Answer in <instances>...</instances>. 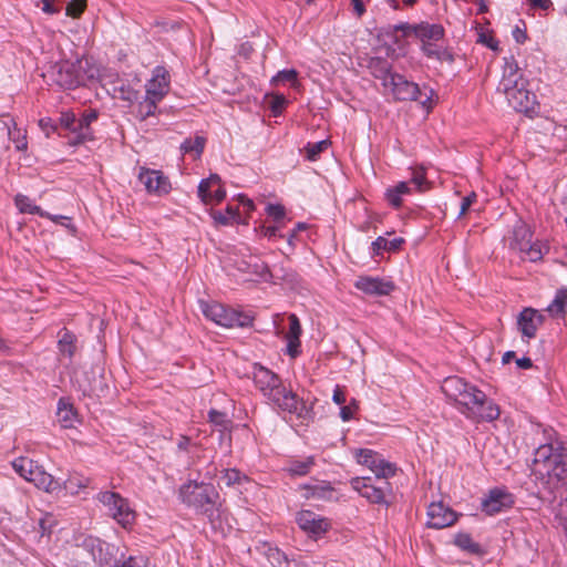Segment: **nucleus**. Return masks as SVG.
Masks as SVG:
<instances>
[{
    "label": "nucleus",
    "mask_w": 567,
    "mask_h": 567,
    "mask_svg": "<svg viewBox=\"0 0 567 567\" xmlns=\"http://www.w3.org/2000/svg\"><path fill=\"white\" fill-rule=\"evenodd\" d=\"M252 380L261 394L276 408L284 412L306 417L309 410L302 399L287 389L281 379L269 369L256 363L252 368Z\"/></svg>",
    "instance_id": "f257e3e1"
},
{
    "label": "nucleus",
    "mask_w": 567,
    "mask_h": 567,
    "mask_svg": "<svg viewBox=\"0 0 567 567\" xmlns=\"http://www.w3.org/2000/svg\"><path fill=\"white\" fill-rule=\"evenodd\" d=\"M178 498L184 505L205 516L213 526L219 520L223 499L212 483L190 480L181 485Z\"/></svg>",
    "instance_id": "f03ea898"
},
{
    "label": "nucleus",
    "mask_w": 567,
    "mask_h": 567,
    "mask_svg": "<svg viewBox=\"0 0 567 567\" xmlns=\"http://www.w3.org/2000/svg\"><path fill=\"white\" fill-rule=\"evenodd\" d=\"M526 86L527 81L519 72L514 56L504 58V72L497 91L505 94L508 103L516 111L524 113L534 111L536 104L535 93Z\"/></svg>",
    "instance_id": "7ed1b4c3"
},
{
    "label": "nucleus",
    "mask_w": 567,
    "mask_h": 567,
    "mask_svg": "<svg viewBox=\"0 0 567 567\" xmlns=\"http://www.w3.org/2000/svg\"><path fill=\"white\" fill-rule=\"evenodd\" d=\"M200 309L207 319L225 328H245L252 324L249 315L219 302L200 301Z\"/></svg>",
    "instance_id": "20e7f679"
},
{
    "label": "nucleus",
    "mask_w": 567,
    "mask_h": 567,
    "mask_svg": "<svg viewBox=\"0 0 567 567\" xmlns=\"http://www.w3.org/2000/svg\"><path fill=\"white\" fill-rule=\"evenodd\" d=\"M13 470L25 481L33 483L37 487L47 492L60 489L61 485L42 466L29 457H18L12 462Z\"/></svg>",
    "instance_id": "39448f33"
},
{
    "label": "nucleus",
    "mask_w": 567,
    "mask_h": 567,
    "mask_svg": "<svg viewBox=\"0 0 567 567\" xmlns=\"http://www.w3.org/2000/svg\"><path fill=\"white\" fill-rule=\"evenodd\" d=\"M49 76L56 85L65 90H72L83 85L87 79L81 60L54 63L49 71Z\"/></svg>",
    "instance_id": "423d86ee"
},
{
    "label": "nucleus",
    "mask_w": 567,
    "mask_h": 567,
    "mask_svg": "<svg viewBox=\"0 0 567 567\" xmlns=\"http://www.w3.org/2000/svg\"><path fill=\"white\" fill-rule=\"evenodd\" d=\"M97 499L123 528H128L134 524L136 514L130 507L127 499L118 493L111 491L101 492L97 494Z\"/></svg>",
    "instance_id": "0eeeda50"
},
{
    "label": "nucleus",
    "mask_w": 567,
    "mask_h": 567,
    "mask_svg": "<svg viewBox=\"0 0 567 567\" xmlns=\"http://www.w3.org/2000/svg\"><path fill=\"white\" fill-rule=\"evenodd\" d=\"M533 233L523 221H518L513 229L511 248L522 254L523 259L536 262L543 258V246L539 243H532Z\"/></svg>",
    "instance_id": "6e6552de"
},
{
    "label": "nucleus",
    "mask_w": 567,
    "mask_h": 567,
    "mask_svg": "<svg viewBox=\"0 0 567 567\" xmlns=\"http://www.w3.org/2000/svg\"><path fill=\"white\" fill-rule=\"evenodd\" d=\"M388 478L372 480L371 477H355L351 480V486L370 503L389 505L388 495L392 493Z\"/></svg>",
    "instance_id": "1a4fd4ad"
},
{
    "label": "nucleus",
    "mask_w": 567,
    "mask_h": 567,
    "mask_svg": "<svg viewBox=\"0 0 567 567\" xmlns=\"http://www.w3.org/2000/svg\"><path fill=\"white\" fill-rule=\"evenodd\" d=\"M396 101H419L423 107L431 109V95L423 93L419 84L396 73L390 79L389 87Z\"/></svg>",
    "instance_id": "9d476101"
},
{
    "label": "nucleus",
    "mask_w": 567,
    "mask_h": 567,
    "mask_svg": "<svg viewBox=\"0 0 567 567\" xmlns=\"http://www.w3.org/2000/svg\"><path fill=\"white\" fill-rule=\"evenodd\" d=\"M355 458L359 464L369 467L375 474L377 480L389 478L395 474V465L385 461L372 450H358L355 452Z\"/></svg>",
    "instance_id": "9b49d317"
},
{
    "label": "nucleus",
    "mask_w": 567,
    "mask_h": 567,
    "mask_svg": "<svg viewBox=\"0 0 567 567\" xmlns=\"http://www.w3.org/2000/svg\"><path fill=\"white\" fill-rule=\"evenodd\" d=\"M406 35L414 34L422 44L434 43L443 39L445 31L442 24L421 22L416 24L404 23L396 27Z\"/></svg>",
    "instance_id": "f8f14e48"
},
{
    "label": "nucleus",
    "mask_w": 567,
    "mask_h": 567,
    "mask_svg": "<svg viewBox=\"0 0 567 567\" xmlns=\"http://www.w3.org/2000/svg\"><path fill=\"white\" fill-rule=\"evenodd\" d=\"M138 179L150 194L163 196L168 194L172 189L168 177L161 171L141 167Z\"/></svg>",
    "instance_id": "ddd939ff"
},
{
    "label": "nucleus",
    "mask_w": 567,
    "mask_h": 567,
    "mask_svg": "<svg viewBox=\"0 0 567 567\" xmlns=\"http://www.w3.org/2000/svg\"><path fill=\"white\" fill-rule=\"evenodd\" d=\"M514 496L505 488L495 487L482 501V511L487 515L501 513L514 505Z\"/></svg>",
    "instance_id": "4468645a"
},
{
    "label": "nucleus",
    "mask_w": 567,
    "mask_h": 567,
    "mask_svg": "<svg viewBox=\"0 0 567 567\" xmlns=\"http://www.w3.org/2000/svg\"><path fill=\"white\" fill-rule=\"evenodd\" d=\"M354 286L357 289L371 296H389L395 290V285L392 280L371 276L359 277Z\"/></svg>",
    "instance_id": "2eb2a0df"
},
{
    "label": "nucleus",
    "mask_w": 567,
    "mask_h": 567,
    "mask_svg": "<svg viewBox=\"0 0 567 567\" xmlns=\"http://www.w3.org/2000/svg\"><path fill=\"white\" fill-rule=\"evenodd\" d=\"M296 522L298 526L312 536H321L329 527V522L309 509L300 511L297 514Z\"/></svg>",
    "instance_id": "dca6fc26"
},
{
    "label": "nucleus",
    "mask_w": 567,
    "mask_h": 567,
    "mask_svg": "<svg viewBox=\"0 0 567 567\" xmlns=\"http://www.w3.org/2000/svg\"><path fill=\"white\" fill-rule=\"evenodd\" d=\"M544 322V316L533 308H524L517 317V327L523 338L533 339Z\"/></svg>",
    "instance_id": "f3484780"
},
{
    "label": "nucleus",
    "mask_w": 567,
    "mask_h": 567,
    "mask_svg": "<svg viewBox=\"0 0 567 567\" xmlns=\"http://www.w3.org/2000/svg\"><path fill=\"white\" fill-rule=\"evenodd\" d=\"M427 516V526L435 529L449 527L457 520L456 513L442 503H432L429 506Z\"/></svg>",
    "instance_id": "a211bd4d"
},
{
    "label": "nucleus",
    "mask_w": 567,
    "mask_h": 567,
    "mask_svg": "<svg viewBox=\"0 0 567 567\" xmlns=\"http://www.w3.org/2000/svg\"><path fill=\"white\" fill-rule=\"evenodd\" d=\"M169 90V73L164 66H156L152 79L146 83V95L162 100Z\"/></svg>",
    "instance_id": "6ab92c4d"
},
{
    "label": "nucleus",
    "mask_w": 567,
    "mask_h": 567,
    "mask_svg": "<svg viewBox=\"0 0 567 567\" xmlns=\"http://www.w3.org/2000/svg\"><path fill=\"white\" fill-rule=\"evenodd\" d=\"M99 117L96 110H85L80 118H76V135L71 141V144L78 145L86 141L93 140V131L91 124Z\"/></svg>",
    "instance_id": "aec40b11"
},
{
    "label": "nucleus",
    "mask_w": 567,
    "mask_h": 567,
    "mask_svg": "<svg viewBox=\"0 0 567 567\" xmlns=\"http://www.w3.org/2000/svg\"><path fill=\"white\" fill-rule=\"evenodd\" d=\"M288 320L289 330L285 334V339L287 340V353L291 358H296L300 353V336L302 333V329L299 318L295 313L289 315Z\"/></svg>",
    "instance_id": "412c9836"
},
{
    "label": "nucleus",
    "mask_w": 567,
    "mask_h": 567,
    "mask_svg": "<svg viewBox=\"0 0 567 567\" xmlns=\"http://www.w3.org/2000/svg\"><path fill=\"white\" fill-rule=\"evenodd\" d=\"M481 400H485V393L478 390L475 385L467 383V389L462 391V395L455 403L461 405V412L470 417L471 413L475 408H477Z\"/></svg>",
    "instance_id": "4be33fe9"
},
{
    "label": "nucleus",
    "mask_w": 567,
    "mask_h": 567,
    "mask_svg": "<svg viewBox=\"0 0 567 567\" xmlns=\"http://www.w3.org/2000/svg\"><path fill=\"white\" fill-rule=\"evenodd\" d=\"M300 491H303L302 494L307 499H321V501H330L333 496L334 488L331 486L329 482L326 481H315V483L302 484L299 486Z\"/></svg>",
    "instance_id": "5701e85b"
},
{
    "label": "nucleus",
    "mask_w": 567,
    "mask_h": 567,
    "mask_svg": "<svg viewBox=\"0 0 567 567\" xmlns=\"http://www.w3.org/2000/svg\"><path fill=\"white\" fill-rule=\"evenodd\" d=\"M560 453H555L551 444L539 446L535 452L534 471L540 475L548 472L549 465L558 460Z\"/></svg>",
    "instance_id": "b1692460"
},
{
    "label": "nucleus",
    "mask_w": 567,
    "mask_h": 567,
    "mask_svg": "<svg viewBox=\"0 0 567 567\" xmlns=\"http://www.w3.org/2000/svg\"><path fill=\"white\" fill-rule=\"evenodd\" d=\"M368 69L375 79L382 81L384 87H389L390 79L394 73L391 72L392 66L386 59L380 56L371 58L368 62Z\"/></svg>",
    "instance_id": "393cba45"
},
{
    "label": "nucleus",
    "mask_w": 567,
    "mask_h": 567,
    "mask_svg": "<svg viewBox=\"0 0 567 567\" xmlns=\"http://www.w3.org/2000/svg\"><path fill=\"white\" fill-rule=\"evenodd\" d=\"M499 408L485 395V400H481L470 417L492 422L499 417Z\"/></svg>",
    "instance_id": "a878e982"
},
{
    "label": "nucleus",
    "mask_w": 567,
    "mask_h": 567,
    "mask_svg": "<svg viewBox=\"0 0 567 567\" xmlns=\"http://www.w3.org/2000/svg\"><path fill=\"white\" fill-rule=\"evenodd\" d=\"M465 389H467V382L458 377H449L443 381L441 385L442 392L449 400L454 402L457 401V399L462 395V391H465Z\"/></svg>",
    "instance_id": "bb28decb"
},
{
    "label": "nucleus",
    "mask_w": 567,
    "mask_h": 567,
    "mask_svg": "<svg viewBox=\"0 0 567 567\" xmlns=\"http://www.w3.org/2000/svg\"><path fill=\"white\" fill-rule=\"evenodd\" d=\"M421 50L429 59H435L450 64L455 61L453 52L447 47L439 45L436 42L422 44Z\"/></svg>",
    "instance_id": "cd10ccee"
},
{
    "label": "nucleus",
    "mask_w": 567,
    "mask_h": 567,
    "mask_svg": "<svg viewBox=\"0 0 567 567\" xmlns=\"http://www.w3.org/2000/svg\"><path fill=\"white\" fill-rule=\"evenodd\" d=\"M545 475L550 481L556 480L557 484L567 485V454L560 453L558 460L549 465Z\"/></svg>",
    "instance_id": "c85d7f7f"
},
{
    "label": "nucleus",
    "mask_w": 567,
    "mask_h": 567,
    "mask_svg": "<svg viewBox=\"0 0 567 567\" xmlns=\"http://www.w3.org/2000/svg\"><path fill=\"white\" fill-rule=\"evenodd\" d=\"M567 307V288L557 290L554 300L548 306L547 311L554 318H565Z\"/></svg>",
    "instance_id": "c756f323"
},
{
    "label": "nucleus",
    "mask_w": 567,
    "mask_h": 567,
    "mask_svg": "<svg viewBox=\"0 0 567 567\" xmlns=\"http://www.w3.org/2000/svg\"><path fill=\"white\" fill-rule=\"evenodd\" d=\"M454 544L460 547L462 550H465L470 554L482 556L485 554V550L482 546L474 542L470 534L467 533H458L455 536Z\"/></svg>",
    "instance_id": "7c9ffc66"
},
{
    "label": "nucleus",
    "mask_w": 567,
    "mask_h": 567,
    "mask_svg": "<svg viewBox=\"0 0 567 567\" xmlns=\"http://www.w3.org/2000/svg\"><path fill=\"white\" fill-rule=\"evenodd\" d=\"M403 243H404V239L400 238V237L389 240L385 237L379 236L372 243L373 255L380 256V255H382L383 251H396L400 249V247Z\"/></svg>",
    "instance_id": "2f4dec72"
},
{
    "label": "nucleus",
    "mask_w": 567,
    "mask_h": 567,
    "mask_svg": "<svg viewBox=\"0 0 567 567\" xmlns=\"http://www.w3.org/2000/svg\"><path fill=\"white\" fill-rule=\"evenodd\" d=\"M206 145V137L196 135L194 138H186L182 145L181 150L185 154H194L195 158H199L204 152Z\"/></svg>",
    "instance_id": "473e14b6"
},
{
    "label": "nucleus",
    "mask_w": 567,
    "mask_h": 567,
    "mask_svg": "<svg viewBox=\"0 0 567 567\" xmlns=\"http://www.w3.org/2000/svg\"><path fill=\"white\" fill-rule=\"evenodd\" d=\"M58 417L61 425L65 429L72 427L73 422L76 417V412L73 406L65 402L63 399H60L58 404Z\"/></svg>",
    "instance_id": "72a5a7b5"
},
{
    "label": "nucleus",
    "mask_w": 567,
    "mask_h": 567,
    "mask_svg": "<svg viewBox=\"0 0 567 567\" xmlns=\"http://www.w3.org/2000/svg\"><path fill=\"white\" fill-rule=\"evenodd\" d=\"M79 548L85 550L89 554V557L93 561L102 560V542L99 538L89 536L85 537Z\"/></svg>",
    "instance_id": "f704fd0d"
},
{
    "label": "nucleus",
    "mask_w": 567,
    "mask_h": 567,
    "mask_svg": "<svg viewBox=\"0 0 567 567\" xmlns=\"http://www.w3.org/2000/svg\"><path fill=\"white\" fill-rule=\"evenodd\" d=\"M210 215L217 225L227 226L239 218V209L237 206L228 205L225 213L212 210Z\"/></svg>",
    "instance_id": "c9c22d12"
},
{
    "label": "nucleus",
    "mask_w": 567,
    "mask_h": 567,
    "mask_svg": "<svg viewBox=\"0 0 567 567\" xmlns=\"http://www.w3.org/2000/svg\"><path fill=\"white\" fill-rule=\"evenodd\" d=\"M16 206L23 214L39 215L41 217H49V213L43 212L41 207L31 203V199L22 194H18L14 198Z\"/></svg>",
    "instance_id": "e433bc0d"
},
{
    "label": "nucleus",
    "mask_w": 567,
    "mask_h": 567,
    "mask_svg": "<svg viewBox=\"0 0 567 567\" xmlns=\"http://www.w3.org/2000/svg\"><path fill=\"white\" fill-rule=\"evenodd\" d=\"M260 276L267 280L269 278L281 279L289 284H295L298 281V275L292 270H285L282 267H275L274 272H271L266 266L264 270L260 272Z\"/></svg>",
    "instance_id": "4c0bfd02"
},
{
    "label": "nucleus",
    "mask_w": 567,
    "mask_h": 567,
    "mask_svg": "<svg viewBox=\"0 0 567 567\" xmlns=\"http://www.w3.org/2000/svg\"><path fill=\"white\" fill-rule=\"evenodd\" d=\"M75 341V336L70 331L64 330L58 342L60 353L71 359L76 350Z\"/></svg>",
    "instance_id": "58836bf2"
},
{
    "label": "nucleus",
    "mask_w": 567,
    "mask_h": 567,
    "mask_svg": "<svg viewBox=\"0 0 567 567\" xmlns=\"http://www.w3.org/2000/svg\"><path fill=\"white\" fill-rule=\"evenodd\" d=\"M313 465H315V460L312 456H309L303 461L290 462L287 471L292 476H295V475L303 476V475H307L311 471Z\"/></svg>",
    "instance_id": "ea45409f"
},
{
    "label": "nucleus",
    "mask_w": 567,
    "mask_h": 567,
    "mask_svg": "<svg viewBox=\"0 0 567 567\" xmlns=\"http://www.w3.org/2000/svg\"><path fill=\"white\" fill-rule=\"evenodd\" d=\"M221 480L225 482L226 486L230 487L248 482V476L237 468H226L223 471Z\"/></svg>",
    "instance_id": "a19ab883"
},
{
    "label": "nucleus",
    "mask_w": 567,
    "mask_h": 567,
    "mask_svg": "<svg viewBox=\"0 0 567 567\" xmlns=\"http://www.w3.org/2000/svg\"><path fill=\"white\" fill-rule=\"evenodd\" d=\"M159 100H154L152 96L146 95L145 100L138 105V116L142 121L147 117L155 115L157 110V103Z\"/></svg>",
    "instance_id": "79ce46f5"
},
{
    "label": "nucleus",
    "mask_w": 567,
    "mask_h": 567,
    "mask_svg": "<svg viewBox=\"0 0 567 567\" xmlns=\"http://www.w3.org/2000/svg\"><path fill=\"white\" fill-rule=\"evenodd\" d=\"M330 145V141L322 140L316 143H308L305 147L307 153V159L309 161H317L319 155L326 151Z\"/></svg>",
    "instance_id": "37998d69"
},
{
    "label": "nucleus",
    "mask_w": 567,
    "mask_h": 567,
    "mask_svg": "<svg viewBox=\"0 0 567 567\" xmlns=\"http://www.w3.org/2000/svg\"><path fill=\"white\" fill-rule=\"evenodd\" d=\"M267 559L274 567H289L287 556L278 548H269L267 550Z\"/></svg>",
    "instance_id": "c03bdc74"
},
{
    "label": "nucleus",
    "mask_w": 567,
    "mask_h": 567,
    "mask_svg": "<svg viewBox=\"0 0 567 567\" xmlns=\"http://www.w3.org/2000/svg\"><path fill=\"white\" fill-rule=\"evenodd\" d=\"M87 0H71L65 8V14L73 19H78L84 12Z\"/></svg>",
    "instance_id": "a18cd8bd"
},
{
    "label": "nucleus",
    "mask_w": 567,
    "mask_h": 567,
    "mask_svg": "<svg viewBox=\"0 0 567 567\" xmlns=\"http://www.w3.org/2000/svg\"><path fill=\"white\" fill-rule=\"evenodd\" d=\"M208 420L210 423L218 426L220 431L228 429L229 421L227 420V415L224 412L212 409L208 412Z\"/></svg>",
    "instance_id": "49530a36"
},
{
    "label": "nucleus",
    "mask_w": 567,
    "mask_h": 567,
    "mask_svg": "<svg viewBox=\"0 0 567 567\" xmlns=\"http://www.w3.org/2000/svg\"><path fill=\"white\" fill-rule=\"evenodd\" d=\"M297 76H298V73L293 69L282 70V71H279L272 78L271 82L275 83V84L287 83V82L291 83V84H295L297 82Z\"/></svg>",
    "instance_id": "de8ad7c7"
},
{
    "label": "nucleus",
    "mask_w": 567,
    "mask_h": 567,
    "mask_svg": "<svg viewBox=\"0 0 567 567\" xmlns=\"http://www.w3.org/2000/svg\"><path fill=\"white\" fill-rule=\"evenodd\" d=\"M60 125L76 135V117L72 112H64L60 116Z\"/></svg>",
    "instance_id": "09e8293b"
},
{
    "label": "nucleus",
    "mask_w": 567,
    "mask_h": 567,
    "mask_svg": "<svg viewBox=\"0 0 567 567\" xmlns=\"http://www.w3.org/2000/svg\"><path fill=\"white\" fill-rule=\"evenodd\" d=\"M288 101L284 95H274L269 102V109L274 116H279L285 110Z\"/></svg>",
    "instance_id": "8fccbe9b"
},
{
    "label": "nucleus",
    "mask_w": 567,
    "mask_h": 567,
    "mask_svg": "<svg viewBox=\"0 0 567 567\" xmlns=\"http://www.w3.org/2000/svg\"><path fill=\"white\" fill-rule=\"evenodd\" d=\"M266 212L277 223L281 221L286 215L285 207L279 204H268Z\"/></svg>",
    "instance_id": "3c124183"
},
{
    "label": "nucleus",
    "mask_w": 567,
    "mask_h": 567,
    "mask_svg": "<svg viewBox=\"0 0 567 567\" xmlns=\"http://www.w3.org/2000/svg\"><path fill=\"white\" fill-rule=\"evenodd\" d=\"M212 188L213 186L206 181V178L202 179L198 185V197L206 205L209 204V195L212 193Z\"/></svg>",
    "instance_id": "603ef678"
},
{
    "label": "nucleus",
    "mask_w": 567,
    "mask_h": 567,
    "mask_svg": "<svg viewBox=\"0 0 567 567\" xmlns=\"http://www.w3.org/2000/svg\"><path fill=\"white\" fill-rule=\"evenodd\" d=\"M385 198L388 203L394 208H399L402 205V196L396 192L394 186L386 189Z\"/></svg>",
    "instance_id": "864d4df0"
},
{
    "label": "nucleus",
    "mask_w": 567,
    "mask_h": 567,
    "mask_svg": "<svg viewBox=\"0 0 567 567\" xmlns=\"http://www.w3.org/2000/svg\"><path fill=\"white\" fill-rule=\"evenodd\" d=\"M476 199H477V195L474 192H472L467 196L463 197L458 217L464 216L467 213V210L470 209V207L476 202Z\"/></svg>",
    "instance_id": "5fc2aeb1"
},
{
    "label": "nucleus",
    "mask_w": 567,
    "mask_h": 567,
    "mask_svg": "<svg viewBox=\"0 0 567 567\" xmlns=\"http://www.w3.org/2000/svg\"><path fill=\"white\" fill-rule=\"evenodd\" d=\"M39 126L49 136L51 133L58 131V124L51 117H44L39 121Z\"/></svg>",
    "instance_id": "6e6d98bb"
},
{
    "label": "nucleus",
    "mask_w": 567,
    "mask_h": 567,
    "mask_svg": "<svg viewBox=\"0 0 567 567\" xmlns=\"http://www.w3.org/2000/svg\"><path fill=\"white\" fill-rule=\"evenodd\" d=\"M411 183H413L417 189L423 190V185L426 183L424 171L421 168L414 169L411 177Z\"/></svg>",
    "instance_id": "4d7b16f0"
},
{
    "label": "nucleus",
    "mask_w": 567,
    "mask_h": 567,
    "mask_svg": "<svg viewBox=\"0 0 567 567\" xmlns=\"http://www.w3.org/2000/svg\"><path fill=\"white\" fill-rule=\"evenodd\" d=\"M226 197V190L223 187V185H219L215 190L212 189V193L209 195V204H219L223 202Z\"/></svg>",
    "instance_id": "13d9d810"
},
{
    "label": "nucleus",
    "mask_w": 567,
    "mask_h": 567,
    "mask_svg": "<svg viewBox=\"0 0 567 567\" xmlns=\"http://www.w3.org/2000/svg\"><path fill=\"white\" fill-rule=\"evenodd\" d=\"M52 522L53 519L51 515H47L44 518L39 520V527L42 536L51 533Z\"/></svg>",
    "instance_id": "bf43d9fd"
},
{
    "label": "nucleus",
    "mask_w": 567,
    "mask_h": 567,
    "mask_svg": "<svg viewBox=\"0 0 567 567\" xmlns=\"http://www.w3.org/2000/svg\"><path fill=\"white\" fill-rule=\"evenodd\" d=\"M332 400L336 404L341 406L346 403V393L340 385L334 388Z\"/></svg>",
    "instance_id": "052dcab7"
},
{
    "label": "nucleus",
    "mask_w": 567,
    "mask_h": 567,
    "mask_svg": "<svg viewBox=\"0 0 567 567\" xmlns=\"http://www.w3.org/2000/svg\"><path fill=\"white\" fill-rule=\"evenodd\" d=\"M480 42L486 44L493 51H498V41L491 35L482 33L480 35Z\"/></svg>",
    "instance_id": "680f3d73"
},
{
    "label": "nucleus",
    "mask_w": 567,
    "mask_h": 567,
    "mask_svg": "<svg viewBox=\"0 0 567 567\" xmlns=\"http://www.w3.org/2000/svg\"><path fill=\"white\" fill-rule=\"evenodd\" d=\"M529 4L535 9H540L544 11L549 10L553 7L551 0H527Z\"/></svg>",
    "instance_id": "e2e57ef3"
},
{
    "label": "nucleus",
    "mask_w": 567,
    "mask_h": 567,
    "mask_svg": "<svg viewBox=\"0 0 567 567\" xmlns=\"http://www.w3.org/2000/svg\"><path fill=\"white\" fill-rule=\"evenodd\" d=\"M353 413L354 411L351 405H342L340 409V417L346 422L353 417Z\"/></svg>",
    "instance_id": "0e129e2a"
},
{
    "label": "nucleus",
    "mask_w": 567,
    "mask_h": 567,
    "mask_svg": "<svg viewBox=\"0 0 567 567\" xmlns=\"http://www.w3.org/2000/svg\"><path fill=\"white\" fill-rule=\"evenodd\" d=\"M278 231H279V227H277V226H262L261 227V234L268 238L276 237L278 235Z\"/></svg>",
    "instance_id": "69168bd1"
},
{
    "label": "nucleus",
    "mask_w": 567,
    "mask_h": 567,
    "mask_svg": "<svg viewBox=\"0 0 567 567\" xmlns=\"http://www.w3.org/2000/svg\"><path fill=\"white\" fill-rule=\"evenodd\" d=\"M121 567H146L143 564L142 559H137L135 557H128L126 560L123 561Z\"/></svg>",
    "instance_id": "338daca9"
},
{
    "label": "nucleus",
    "mask_w": 567,
    "mask_h": 567,
    "mask_svg": "<svg viewBox=\"0 0 567 567\" xmlns=\"http://www.w3.org/2000/svg\"><path fill=\"white\" fill-rule=\"evenodd\" d=\"M513 38L515 39V41L517 43H524L527 39V34H526V31L516 27L514 30H513Z\"/></svg>",
    "instance_id": "774afa93"
}]
</instances>
